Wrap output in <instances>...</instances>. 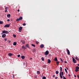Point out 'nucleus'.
<instances>
[{
	"label": "nucleus",
	"instance_id": "1",
	"mask_svg": "<svg viewBox=\"0 0 79 79\" xmlns=\"http://www.w3.org/2000/svg\"><path fill=\"white\" fill-rule=\"evenodd\" d=\"M64 73L63 72H60V78L62 79L63 78V76H64Z\"/></svg>",
	"mask_w": 79,
	"mask_h": 79
},
{
	"label": "nucleus",
	"instance_id": "2",
	"mask_svg": "<svg viewBox=\"0 0 79 79\" xmlns=\"http://www.w3.org/2000/svg\"><path fill=\"white\" fill-rule=\"evenodd\" d=\"M9 33V32L8 31H7L4 30L2 31L1 34H8Z\"/></svg>",
	"mask_w": 79,
	"mask_h": 79
},
{
	"label": "nucleus",
	"instance_id": "3",
	"mask_svg": "<svg viewBox=\"0 0 79 79\" xmlns=\"http://www.w3.org/2000/svg\"><path fill=\"white\" fill-rule=\"evenodd\" d=\"M49 54V52L48 51H46V52L45 53V55H48Z\"/></svg>",
	"mask_w": 79,
	"mask_h": 79
},
{
	"label": "nucleus",
	"instance_id": "4",
	"mask_svg": "<svg viewBox=\"0 0 79 79\" xmlns=\"http://www.w3.org/2000/svg\"><path fill=\"white\" fill-rule=\"evenodd\" d=\"M10 24H6L4 26V27H10Z\"/></svg>",
	"mask_w": 79,
	"mask_h": 79
},
{
	"label": "nucleus",
	"instance_id": "5",
	"mask_svg": "<svg viewBox=\"0 0 79 79\" xmlns=\"http://www.w3.org/2000/svg\"><path fill=\"white\" fill-rule=\"evenodd\" d=\"M22 29H23V27H20L19 29V32H21V31H22Z\"/></svg>",
	"mask_w": 79,
	"mask_h": 79
},
{
	"label": "nucleus",
	"instance_id": "6",
	"mask_svg": "<svg viewBox=\"0 0 79 79\" xmlns=\"http://www.w3.org/2000/svg\"><path fill=\"white\" fill-rule=\"evenodd\" d=\"M73 60L74 63H76V60H75V59L74 58H73Z\"/></svg>",
	"mask_w": 79,
	"mask_h": 79
},
{
	"label": "nucleus",
	"instance_id": "7",
	"mask_svg": "<svg viewBox=\"0 0 79 79\" xmlns=\"http://www.w3.org/2000/svg\"><path fill=\"white\" fill-rule=\"evenodd\" d=\"M67 54L69 55H70V52H69V50L68 49H67Z\"/></svg>",
	"mask_w": 79,
	"mask_h": 79
},
{
	"label": "nucleus",
	"instance_id": "8",
	"mask_svg": "<svg viewBox=\"0 0 79 79\" xmlns=\"http://www.w3.org/2000/svg\"><path fill=\"white\" fill-rule=\"evenodd\" d=\"M25 47H27L28 48H30V46H29V44H27L26 45Z\"/></svg>",
	"mask_w": 79,
	"mask_h": 79
},
{
	"label": "nucleus",
	"instance_id": "9",
	"mask_svg": "<svg viewBox=\"0 0 79 79\" xmlns=\"http://www.w3.org/2000/svg\"><path fill=\"white\" fill-rule=\"evenodd\" d=\"M6 34H3L2 35V38H4L5 37H6Z\"/></svg>",
	"mask_w": 79,
	"mask_h": 79
},
{
	"label": "nucleus",
	"instance_id": "10",
	"mask_svg": "<svg viewBox=\"0 0 79 79\" xmlns=\"http://www.w3.org/2000/svg\"><path fill=\"white\" fill-rule=\"evenodd\" d=\"M40 47L41 48H44V45L41 44V45H40Z\"/></svg>",
	"mask_w": 79,
	"mask_h": 79
},
{
	"label": "nucleus",
	"instance_id": "11",
	"mask_svg": "<svg viewBox=\"0 0 79 79\" xmlns=\"http://www.w3.org/2000/svg\"><path fill=\"white\" fill-rule=\"evenodd\" d=\"M7 18H10L11 16V15H10V14H8L7 15Z\"/></svg>",
	"mask_w": 79,
	"mask_h": 79
},
{
	"label": "nucleus",
	"instance_id": "12",
	"mask_svg": "<svg viewBox=\"0 0 79 79\" xmlns=\"http://www.w3.org/2000/svg\"><path fill=\"white\" fill-rule=\"evenodd\" d=\"M17 44V42H14L13 44V45H14V46L16 45Z\"/></svg>",
	"mask_w": 79,
	"mask_h": 79
},
{
	"label": "nucleus",
	"instance_id": "13",
	"mask_svg": "<svg viewBox=\"0 0 79 79\" xmlns=\"http://www.w3.org/2000/svg\"><path fill=\"white\" fill-rule=\"evenodd\" d=\"M54 61H58V59H57V57H56L54 60Z\"/></svg>",
	"mask_w": 79,
	"mask_h": 79
},
{
	"label": "nucleus",
	"instance_id": "14",
	"mask_svg": "<svg viewBox=\"0 0 79 79\" xmlns=\"http://www.w3.org/2000/svg\"><path fill=\"white\" fill-rule=\"evenodd\" d=\"M48 63H51V60H50V59H48Z\"/></svg>",
	"mask_w": 79,
	"mask_h": 79
},
{
	"label": "nucleus",
	"instance_id": "15",
	"mask_svg": "<svg viewBox=\"0 0 79 79\" xmlns=\"http://www.w3.org/2000/svg\"><path fill=\"white\" fill-rule=\"evenodd\" d=\"M12 55H13V54H12L11 53H9L8 54V55H9V56H12Z\"/></svg>",
	"mask_w": 79,
	"mask_h": 79
},
{
	"label": "nucleus",
	"instance_id": "16",
	"mask_svg": "<svg viewBox=\"0 0 79 79\" xmlns=\"http://www.w3.org/2000/svg\"><path fill=\"white\" fill-rule=\"evenodd\" d=\"M43 68H46V67H47V65H44L43 66Z\"/></svg>",
	"mask_w": 79,
	"mask_h": 79
},
{
	"label": "nucleus",
	"instance_id": "17",
	"mask_svg": "<svg viewBox=\"0 0 79 79\" xmlns=\"http://www.w3.org/2000/svg\"><path fill=\"white\" fill-rule=\"evenodd\" d=\"M37 74H40V72L39 71H37Z\"/></svg>",
	"mask_w": 79,
	"mask_h": 79
},
{
	"label": "nucleus",
	"instance_id": "18",
	"mask_svg": "<svg viewBox=\"0 0 79 79\" xmlns=\"http://www.w3.org/2000/svg\"><path fill=\"white\" fill-rule=\"evenodd\" d=\"M25 58V56H22V59H23V60H24Z\"/></svg>",
	"mask_w": 79,
	"mask_h": 79
},
{
	"label": "nucleus",
	"instance_id": "19",
	"mask_svg": "<svg viewBox=\"0 0 79 79\" xmlns=\"http://www.w3.org/2000/svg\"><path fill=\"white\" fill-rule=\"evenodd\" d=\"M19 20H21V19H23V17H20L19 18Z\"/></svg>",
	"mask_w": 79,
	"mask_h": 79
},
{
	"label": "nucleus",
	"instance_id": "20",
	"mask_svg": "<svg viewBox=\"0 0 79 79\" xmlns=\"http://www.w3.org/2000/svg\"><path fill=\"white\" fill-rule=\"evenodd\" d=\"M56 74H58V73H59V72H58V71H56Z\"/></svg>",
	"mask_w": 79,
	"mask_h": 79
},
{
	"label": "nucleus",
	"instance_id": "21",
	"mask_svg": "<svg viewBox=\"0 0 79 79\" xmlns=\"http://www.w3.org/2000/svg\"><path fill=\"white\" fill-rule=\"evenodd\" d=\"M75 59H76V60H79V58H78L76 56L75 57Z\"/></svg>",
	"mask_w": 79,
	"mask_h": 79
},
{
	"label": "nucleus",
	"instance_id": "22",
	"mask_svg": "<svg viewBox=\"0 0 79 79\" xmlns=\"http://www.w3.org/2000/svg\"><path fill=\"white\" fill-rule=\"evenodd\" d=\"M79 69H75V71L76 72H78L79 71Z\"/></svg>",
	"mask_w": 79,
	"mask_h": 79
},
{
	"label": "nucleus",
	"instance_id": "23",
	"mask_svg": "<svg viewBox=\"0 0 79 79\" xmlns=\"http://www.w3.org/2000/svg\"><path fill=\"white\" fill-rule=\"evenodd\" d=\"M3 23V22L0 21V24H2Z\"/></svg>",
	"mask_w": 79,
	"mask_h": 79
},
{
	"label": "nucleus",
	"instance_id": "24",
	"mask_svg": "<svg viewBox=\"0 0 79 79\" xmlns=\"http://www.w3.org/2000/svg\"><path fill=\"white\" fill-rule=\"evenodd\" d=\"M31 45L32 46V47H35V45L33 44H31Z\"/></svg>",
	"mask_w": 79,
	"mask_h": 79
},
{
	"label": "nucleus",
	"instance_id": "25",
	"mask_svg": "<svg viewBox=\"0 0 79 79\" xmlns=\"http://www.w3.org/2000/svg\"><path fill=\"white\" fill-rule=\"evenodd\" d=\"M35 49H33V53H35Z\"/></svg>",
	"mask_w": 79,
	"mask_h": 79
},
{
	"label": "nucleus",
	"instance_id": "26",
	"mask_svg": "<svg viewBox=\"0 0 79 79\" xmlns=\"http://www.w3.org/2000/svg\"><path fill=\"white\" fill-rule=\"evenodd\" d=\"M8 7H5V10H8Z\"/></svg>",
	"mask_w": 79,
	"mask_h": 79
},
{
	"label": "nucleus",
	"instance_id": "27",
	"mask_svg": "<svg viewBox=\"0 0 79 79\" xmlns=\"http://www.w3.org/2000/svg\"><path fill=\"white\" fill-rule=\"evenodd\" d=\"M13 36L14 37H16V35L15 34H13Z\"/></svg>",
	"mask_w": 79,
	"mask_h": 79
},
{
	"label": "nucleus",
	"instance_id": "28",
	"mask_svg": "<svg viewBox=\"0 0 79 79\" xmlns=\"http://www.w3.org/2000/svg\"><path fill=\"white\" fill-rule=\"evenodd\" d=\"M64 69L66 73H68V71H67V70L66 69Z\"/></svg>",
	"mask_w": 79,
	"mask_h": 79
},
{
	"label": "nucleus",
	"instance_id": "29",
	"mask_svg": "<svg viewBox=\"0 0 79 79\" xmlns=\"http://www.w3.org/2000/svg\"><path fill=\"white\" fill-rule=\"evenodd\" d=\"M41 60L43 61H44V58L43 57L41 58Z\"/></svg>",
	"mask_w": 79,
	"mask_h": 79
},
{
	"label": "nucleus",
	"instance_id": "30",
	"mask_svg": "<svg viewBox=\"0 0 79 79\" xmlns=\"http://www.w3.org/2000/svg\"><path fill=\"white\" fill-rule=\"evenodd\" d=\"M60 72H62V67H60Z\"/></svg>",
	"mask_w": 79,
	"mask_h": 79
},
{
	"label": "nucleus",
	"instance_id": "31",
	"mask_svg": "<svg viewBox=\"0 0 79 79\" xmlns=\"http://www.w3.org/2000/svg\"><path fill=\"white\" fill-rule=\"evenodd\" d=\"M60 63V61H57L56 62V64L58 65V64H59V63Z\"/></svg>",
	"mask_w": 79,
	"mask_h": 79
},
{
	"label": "nucleus",
	"instance_id": "32",
	"mask_svg": "<svg viewBox=\"0 0 79 79\" xmlns=\"http://www.w3.org/2000/svg\"><path fill=\"white\" fill-rule=\"evenodd\" d=\"M76 69H79V67H78V66H77L76 67Z\"/></svg>",
	"mask_w": 79,
	"mask_h": 79
},
{
	"label": "nucleus",
	"instance_id": "33",
	"mask_svg": "<svg viewBox=\"0 0 79 79\" xmlns=\"http://www.w3.org/2000/svg\"><path fill=\"white\" fill-rule=\"evenodd\" d=\"M19 20H19V19H16L17 21H19Z\"/></svg>",
	"mask_w": 79,
	"mask_h": 79
},
{
	"label": "nucleus",
	"instance_id": "34",
	"mask_svg": "<svg viewBox=\"0 0 79 79\" xmlns=\"http://www.w3.org/2000/svg\"><path fill=\"white\" fill-rule=\"evenodd\" d=\"M36 44H39V42L37 41H36Z\"/></svg>",
	"mask_w": 79,
	"mask_h": 79
},
{
	"label": "nucleus",
	"instance_id": "35",
	"mask_svg": "<svg viewBox=\"0 0 79 79\" xmlns=\"http://www.w3.org/2000/svg\"><path fill=\"white\" fill-rule=\"evenodd\" d=\"M43 79H46V77H44L43 78Z\"/></svg>",
	"mask_w": 79,
	"mask_h": 79
},
{
	"label": "nucleus",
	"instance_id": "36",
	"mask_svg": "<svg viewBox=\"0 0 79 79\" xmlns=\"http://www.w3.org/2000/svg\"><path fill=\"white\" fill-rule=\"evenodd\" d=\"M60 59L61 60V61H62V62H63V60H62V59L60 58Z\"/></svg>",
	"mask_w": 79,
	"mask_h": 79
},
{
	"label": "nucleus",
	"instance_id": "37",
	"mask_svg": "<svg viewBox=\"0 0 79 79\" xmlns=\"http://www.w3.org/2000/svg\"><path fill=\"white\" fill-rule=\"evenodd\" d=\"M63 79H66V77H65L64 76H63Z\"/></svg>",
	"mask_w": 79,
	"mask_h": 79
},
{
	"label": "nucleus",
	"instance_id": "38",
	"mask_svg": "<svg viewBox=\"0 0 79 79\" xmlns=\"http://www.w3.org/2000/svg\"><path fill=\"white\" fill-rule=\"evenodd\" d=\"M26 24L25 23L23 24V26H26Z\"/></svg>",
	"mask_w": 79,
	"mask_h": 79
},
{
	"label": "nucleus",
	"instance_id": "39",
	"mask_svg": "<svg viewBox=\"0 0 79 79\" xmlns=\"http://www.w3.org/2000/svg\"><path fill=\"white\" fill-rule=\"evenodd\" d=\"M5 13H6L7 12H8V10H5Z\"/></svg>",
	"mask_w": 79,
	"mask_h": 79
},
{
	"label": "nucleus",
	"instance_id": "40",
	"mask_svg": "<svg viewBox=\"0 0 79 79\" xmlns=\"http://www.w3.org/2000/svg\"><path fill=\"white\" fill-rule=\"evenodd\" d=\"M25 44V42L24 41H23L22 42V44Z\"/></svg>",
	"mask_w": 79,
	"mask_h": 79
},
{
	"label": "nucleus",
	"instance_id": "41",
	"mask_svg": "<svg viewBox=\"0 0 79 79\" xmlns=\"http://www.w3.org/2000/svg\"><path fill=\"white\" fill-rule=\"evenodd\" d=\"M22 48H23V49L24 48V46H22Z\"/></svg>",
	"mask_w": 79,
	"mask_h": 79
},
{
	"label": "nucleus",
	"instance_id": "42",
	"mask_svg": "<svg viewBox=\"0 0 79 79\" xmlns=\"http://www.w3.org/2000/svg\"><path fill=\"white\" fill-rule=\"evenodd\" d=\"M18 57H20V55H18L17 56Z\"/></svg>",
	"mask_w": 79,
	"mask_h": 79
},
{
	"label": "nucleus",
	"instance_id": "43",
	"mask_svg": "<svg viewBox=\"0 0 79 79\" xmlns=\"http://www.w3.org/2000/svg\"><path fill=\"white\" fill-rule=\"evenodd\" d=\"M7 42H8V43H10V40H8Z\"/></svg>",
	"mask_w": 79,
	"mask_h": 79
},
{
	"label": "nucleus",
	"instance_id": "44",
	"mask_svg": "<svg viewBox=\"0 0 79 79\" xmlns=\"http://www.w3.org/2000/svg\"><path fill=\"white\" fill-rule=\"evenodd\" d=\"M4 40L5 41H6V40H7V39H4Z\"/></svg>",
	"mask_w": 79,
	"mask_h": 79
},
{
	"label": "nucleus",
	"instance_id": "45",
	"mask_svg": "<svg viewBox=\"0 0 79 79\" xmlns=\"http://www.w3.org/2000/svg\"><path fill=\"white\" fill-rule=\"evenodd\" d=\"M20 42H23V40H21V41H20Z\"/></svg>",
	"mask_w": 79,
	"mask_h": 79
},
{
	"label": "nucleus",
	"instance_id": "46",
	"mask_svg": "<svg viewBox=\"0 0 79 79\" xmlns=\"http://www.w3.org/2000/svg\"><path fill=\"white\" fill-rule=\"evenodd\" d=\"M55 77V75H53V77Z\"/></svg>",
	"mask_w": 79,
	"mask_h": 79
},
{
	"label": "nucleus",
	"instance_id": "47",
	"mask_svg": "<svg viewBox=\"0 0 79 79\" xmlns=\"http://www.w3.org/2000/svg\"><path fill=\"white\" fill-rule=\"evenodd\" d=\"M10 21V19H7V21Z\"/></svg>",
	"mask_w": 79,
	"mask_h": 79
},
{
	"label": "nucleus",
	"instance_id": "48",
	"mask_svg": "<svg viewBox=\"0 0 79 79\" xmlns=\"http://www.w3.org/2000/svg\"><path fill=\"white\" fill-rule=\"evenodd\" d=\"M77 77H78V78L79 79V75H77Z\"/></svg>",
	"mask_w": 79,
	"mask_h": 79
},
{
	"label": "nucleus",
	"instance_id": "49",
	"mask_svg": "<svg viewBox=\"0 0 79 79\" xmlns=\"http://www.w3.org/2000/svg\"><path fill=\"white\" fill-rule=\"evenodd\" d=\"M55 79H58V77H55Z\"/></svg>",
	"mask_w": 79,
	"mask_h": 79
},
{
	"label": "nucleus",
	"instance_id": "50",
	"mask_svg": "<svg viewBox=\"0 0 79 79\" xmlns=\"http://www.w3.org/2000/svg\"><path fill=\"white\" fill-rule=\"evenodd\" d=\"M64 62H65V63H67V62L66 61H65Z\"/></svg>",
	"mask_w": 79,
	"mask_h": 79
},
{
	"label": "nucleus",
	"instance_id": "51",
	"mask_svg": "<svg viewBox=\"0 0 79 79\" xmlns=\"http://www.w3.org/2000/svg\"><path fill=\"white\" fill-rule=\"evenodd\" d=\"M74 76L75 77H76V76L75 75H74Z\"/></svg>",
	"mask_w": 79,
	"mask_h": 79
},
{
	"label": "nucleus",
	"instance_id": "52",
	"mask_svg": "<svg viewBox=\"0 0 79 79\" xmlns=\"http://www.w3.org/2000/svg\"><path fill=\"white\" fill-rule=\"evenodd\" d=\"M24 50H26V47H24Z\"/></svg>",
	"mask_w": 79,
	"mask_h": 79
},
{
	"label": "nucleus",
	"instance_id": "53",
	"mask_svg": "<svg viewBox=\"0 0 79 79\" xmlns=\"http://www.w3.org/2000/svg\"><path fill=\"white\" fill-rule=\"evenodd\" d=\"M18 12H19V10L18 9Z\"/></svg>",
	"mask_w": 79,
	"mask_h": 79
},
{
	"label": "nucleus",
	"instance_id": "54",
	"mask_svg": "<svg viewBox=\"0 0 79 79\" xmlns=\"http://www.w3.org/2000/svg\"><path fill=\"white\" fill-rule=\"evenodd\" d=\"M69 76H71V75L69 74Z\"/></svg>",
	"mask_w": 79,
	"mask_h": 79
},
{
	"label": "nucleus",
	"instance_id": "55",
	"mask_svg": "<svg viewBox=\"0 0 79 79\" xmlns=\"http://www.w3.org/2000/svg\"><path fill=\"white\" fill-rule=\"evenodd\" d=\"M14 77H15L14 76H13V78H14Z\"/></svg>",
	"mask_w": 79,
	"mask_h": 79
},
{
	"label": "nucleus",
	"instance_id": "56",
	"mask_svg": "<svg viewBox=\"0 0 79 79\" xmlns=\"http://www.w3.org/2000/svg\"><path fill=\"white\" fill-rule=\"evenodd\" d=\"M66 69H67L68 70V68H66Z\"/></svg>",
	"mask_w": 79,
	"mask_h": 79
},
{
	"label": "nucleus",
	"instance_id": "57",
	"mask_svg": "<svg viewBox=\"0 0 79 79\" xmlns=\"http://www.w3.org/2000/svg\"><path fill=\"white\" fill-rule=\"evenodd\" d=\"M30 59H31V60H32V58H31Z\"/></svg>",
	"mask_w": 79,
	"mask_h": 79
},
{
	"label": "nucleus",
	"instance_id": "58",
	"mask_svg": "<svg viewBox=\"0 0 79 79\" xmlns=\"http://www.w3.org/2000/svg\"><path fill=\"white\" fill-rule=\"evenodd\" d=\"M77 66H79V64H77Z\"/></svg>",
	"mask_w": 79,
	"mask_h": 79
},
{
	"label": "nucleus",
	"instance_id": "59",
	"mask_svg": "<svg viewBox=\"0 0 79 79\" xmlns=\"http://www.w3.org/2000/svg\"><path fill=\"white\" fill-rule=\"evenodd\" d=\"M78 61H79V59H78Z\"/></svg>",
	"mask_w": 79,
	"mask_h": 79
}]
</instances>
